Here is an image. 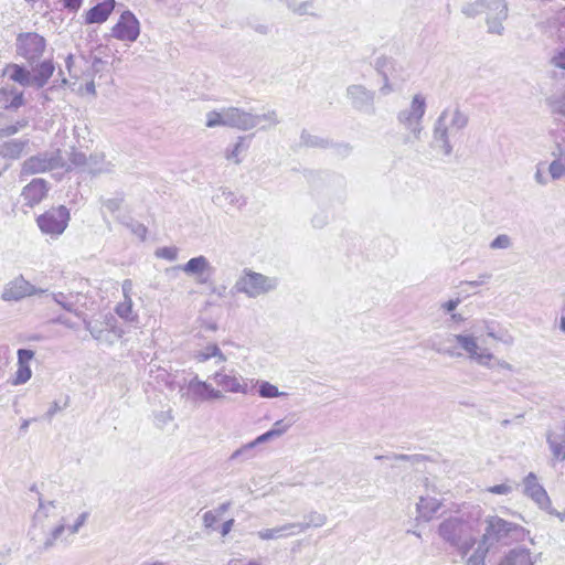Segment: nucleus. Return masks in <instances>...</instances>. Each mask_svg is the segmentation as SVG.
I'll use <instances>...</instances> for the list:
<instances>
[{
	"instance_id": "obj_1",
	"label": "nucleus",
	"mask_w": 565,
	"mask_h": 565,
	"mask_svg": "<svg viewBox=\"0 0 565 565\" xmlns=\"http://www.w3.org/2000/svg\"><path fill=\"white\" fill-rule=\"evenodd\" d=\"M468 124L469 116L458 105L445 108L434 124L431 147L449 157L452 141L462 136Z\"/></svg>"
},
{
	"instance_id": "obj_2",
	"label": "nucleus",
	"mask_w": 565,
	"mask_h": 565,
	"mask_svg": "<svg viewBox=\"0 0 565 565\" xmlns=\"http://www.w3.org/2000/svg\"><path fill=\"white\" fill-rule=\"evenodd\" d=\"M438 534L446 543L455 547L462 558L477 544L471 523L461 516L444 520L438 526Z\"/></svg>"
},
{
	"instance_id": "obj_3",
	"label": "nucleus",
	"mask_w": 565,
	"mask_h": 565,
	"mask_svg": "<svg viewBox=\"0 0 565 565\" xmlns=\"http://www.w3.org/2000/svg\"><path fill=\"white\" fill-rule=\"evenodd\" d=\"M486 527L480 541L490 548L497 544L509 545L523 541L529 533L523 526L509 522L498 515H490L484 521Z\"/></svg>"
},
{
	"instance_id": "obj_4",
	"label": "nucleus",
	"mask_w": 565,
	"mask_h": 565,
	"mask_svg": "<svg viewBox=\"0 0 565 565\" xmlns=\"http://www.w3.org/2000/svg\"><path fill=\"white\" fill-rule=\"evenodd\" d=\"M426 113V100L420 94L413 96L411 105L398 111L396 119L398 125L408 131L403 143H413L420 139L423 132V118Z\"/></svg>"
},
{
	"instance_id": "obj_5",
	"label": "nucleus",
	"mask_w": 565,
	"mask_h": 565,
	"mask_svg": "<svg viewBox=\"0 0 565 565\" xmlns=\"http://www.w3.org/2000/svg\"><path fill=\"white\" fill-rule=\"evenodd\" d=\"M278 286V279L256 273L249 268L242 270L236 279L233 289L238 294H244L248 298H257L275 290Z\"/></svg>"
},
{
	"instance_id": "obj_6",
	"label": "nucleus",
	"mask_w": 565,
	"mask_h": 565,
	"mask_svg": "<svg viewBox=\"0 0 565 565\" xmlns=\"http://www.w3.org/2000/svg\"><path fill=\"white\" fill-rule=\"evenodd\" d=\"M493 4L494 9L498 10V15L492 17L488 12L487 24L490 33L502 34L504 28L502 22L508 18V6L505 0H476L473 2L466 3L461 8V12L468 18H475L481 13H484L486 6Z\"/></svg>"
},
{
	"instance_id": "obj_7",
	"label": "nucleus",
	"mask_w": 565,
	"mask_h": 565,
	"mask_svg": "<svg viewBox=\"0 0 565 565\" xmlns=\"http://www.w3.org/2000/svg\"><path fill=\"white\" fill-rule=\"evenodd\" d=\"M65 167L60 149L40 152L23 161L20 175L28 177Z\"/></svg>"
},
{
	"instance_id": "obj_8",
	"label": "nucleus",
	"mask_w": 565,
	"mask_h": 565,
	"mask_svg": "<svg viewBox=\"0 0 565 565\" xmlns=\"http://www.w3.org/2000/svg\"><path fill=\"white\" fill-rule=\"evenodd\" d=\"M88 516L87 511L81 512L73 522L68 521V516H62L60 522L50 530L39 548L44 552L49 551L58 540L77 534L87 522Z\"/></svg>"
},
{
	"instance_id": "obj_9",
	"label": "nucleus",
	"mask_w": 565,
	"mask_h": 565,
	"mask_svg": "<svg viewBox=\"0 0 565 565\" xmlns=\"http://www.w3.org/2000/svg\"><path fill=\"white\" fill-rule=\"evenodd\" d=\"M15 46L17 54L32 64L43 55L46 41L34 32L21 33L17 38Z\"/></svg>"
},
{
	"instance_id": "obj_10",
	"label": "nucleus",
	"mask_w": 565,
	"mask_h": 565,
	"mask_svg": "<svg viewBox=\"0 0 565 565\" xmlns=\"http://www.w3.org/2000/svg\"><path fill=\"white\" fill-rule=\"evenodd\" d=\"M68 221L70 211L64 205L46 211L36 220L41 231L50 235H61L67 227Z\"/></svg>"
},
{
	"instance_id": "obj_11",
	"label": "nucleus",
	"mask_w": 565,
	"mask_h": 565,
	"mask_svg": "<svg viewBox=\"0 0 565 565\" xmlns=\"http://www.w3.org/2000/svg\"><path fill=\"white\" fill-rule=\"evenodd\" d=\"M140 34V23L136 15L129 11H124L117 23L111 28L110 35L119 41L135 42Z\"/></svg>"
},
{
	"instance_id": "obj_12",
	"label": "nucleus",
	"mask_w": 565,
	"mask_h": 565,
	"mask_svg": "<svg viewBox=\"0 0 565 565\" xmlns=\"http://www.w3.org/2000/svg\"><path fill=\"white\" fill-rule=\"evenodd\" d=\"M174 269L182 270L186 276L194 278L199 285L210 284L211 276L214 273L210 260L203 255L193 257L185 264L174 267Z\"/></svg>"
},
{
	"instance_id": "obj_13",
	"label": "nucleus",
	"mask_w": 565,
	"mask_h": 565,
	"mask_svg": "<svg viewBox=\"0 0 565 565\" xmlns=\"http://www.w3.org/2000/svg\"><path fill=\"white\" fill-rule=\"evenodd\" d=\"M45 291V289L36 288L22 275H19L4 286L1 298L4 301H20L26 297L43 294Z\"/></svg>"
},
{
	"instance_id": "obj_14",
	"label": "nucleus",
	"mask_w": 565,
	"mask_h": 565,
	"mask_svg": "<svg viewBox=\"0 0 565 565\" xmlns=\"http://www.w3.org/2000/svg\"><path fill=\"white\" fill-rule=\"evenodd\" d=\"M472 335L473 334H450L439 342H431L430 348L439 354L449 358H460L462 353L458 351L457 347L452 343L456 342L457 345L466 352Z\"/></svg>"
},
{
	"instance_id": "obj_15",
	"label": "nucleus",
	"mask_w": 565,
	"mask_h": 565,
	"mask_svg": "<svg viewBox=\"0 0 565 565\" xmlns=\"http://www.w3.org/2000/svg\"><path fill=\"white\" fill-rule=\"evenodd\" d=\"M523 493L530 498L539 509H548L551 498L544 487L539 482L534 472L527 473L523 479Z\"/></svg>"
},
{
	"instance_id": "obj_16",
	"label": "nucleus",
	"mask_w": 565,
	"mask_h": 565,
	"mask_svg": "<svg viewBox=\"0 0 565 565\" xmlns=\"http://www.w3.org/2000/svg\"><path fill=\"white\" fill-rule=\"evenodd\" d=\"M347 96L351 100L352 106L361 111H374L375 92L367 89L363 85H350L347 88Z\"/></svg>"
},
{
	"instance_id": "obj_17",
	"label": "nucleus",
	"mask_w": 565,
	"mask_h": 565,
	"mask_svg": "<svg viewBox=\"0 0 565 565\" xmlns=\"http://www.w3.org/2000/svg\"><path fill=\"white\" fill-rule=\"evenodd\" d=\"M546 443L554 462L565 461V423L546 431Z\"/></svg>"
},
{
	"instance_id": "obj_18",
	"label": "nucleus",
	"mask_w": 565,
	"mask_h": 565,
	"mask_svg": "<svg viewBox=\"0 0 565 565\" xmlns=\"http://www.w3.org/2000/svg\"><path fill=\"white\" fill-rule=\"evenodd\" d=\"M225 127L249 130L256 127V117L242 108L227 107L225 108Z\"/></svg>"
},
{
	"instance_id": "obj_19",
	"label": "nucleus",
	"mask_w": 565,
	"mask_h": 565,
	"mask_svg": "<svg viewBox=\"0 0 565 565\" xmlns=\"http://www.w3.org/2000/svg\"><path fill=\"white\" fill-rule=\"evenodd\" d=\"M49 189V183L44 179H33L22 190L21 196L24 204L30 207L38 205L47 195Z\"/></svg>"
},
{
	"instance_id": "obj_20",
	"label": "nucleus",
	"mask_w": 565,
	"mask_h": 565,
	"mask_svg": "<svg viewBox=\"0 0 565 565\" xmlns=\"http://www.w3.org/2000/svg\"><path fill=\"white\" fill-rule=\"evenodd\" d=\"M215 383L227 393H241L247 394L248 383L243 376H236L235 374H227L223 371H217L213 375Z\"/></svg>"
},
{
	"instance_id": "obj_21",
	"label": "nucleus",
	"mask_w": 565,
	"mask_h": 565,
	"mask_svg": "<svg viewBox=\"0 0 565 565\" xmlns=\"http://www.w3.org/2000/svg\"><path fill=\"white\" fill-rule=\"evenodd\" d=\"M114 8L115 0H97V3L86 12L85 22L87 24L104 23L107 21Z\"/></svg>"
},
{
	"instance_id": "obj_22",
	"label": "nucleus",
	"mask_w": 565,
	"mask_h": 565,
	"mask_svg": "<svg viewBox=\"0 0 565 565\" xmlns=\"http://www.w3.org/2000/svg\"><path fill=\"white\" fill-rule=\"evenodd\" d=\"M189 392L200 401L223 399L225 397L221 390H216L211 384L196 379L189 383Z\"/></svg>"
},
{
	"instance_id": "obj_23",
	"label": "nucleus",
	"mask_w": 565,
	"mask_h": 565,
	"mask_svg": "<svg viewBox=\"0 0 565 565\" xmlns=\"http://www.w3.org/2000/svg\"><path fill=\"white\" fill-rule=\"evenodd\" d=\"M377 71L381 73L382 77H390L393 82L404 83L408 77L399 63L387 57H382L377 61Z\"/></svg>"
},
{
	"instance_id": "obj_24",
	"label": "nucleus",
	"mask_w": 565,
	"mask_h": 565,
	"mask_svg": "<svg viewBox=\"0 0 565 565\" xmlns=\"http://www.w3.org/2000/svg\"><path fill=\"white\" fill-rule=\"evenodd\" d=\"M536 556L525 547L511 548L500 561L499 565H535Z\"/></svg>"
},
{
	"instance_id": "obj_25",
	"label": "nucleus",
	"mask_w": 565,
	"mask_h": 565,
	"mask_svg": "<svg viewBox=\"0 0 565 565\" xmlns=\"http://www.w3.org/2000/svg\"><path fill=\"white\" fill-rule=\"evenodd\" d=\"M212 201L220 207L232 206L241 209L246 204V201L243 196L225 186H221L217 190V192L213 195Z\"/></svg>"
},
{
	"instance_id": "obj_26",
	"label": "nucleus",
	"mask_w": 565,
	"mask_h": 565,
	"mask_svg": "<svg viewBox=\"0 0 565 565\" xmlns=\"http://www.w3.org/2000/svg\"><path fill=\"white\" fill-rule=\"evenodd\" d=\"M34 358V352L29 349L18 350V370L15 372L14 384H24L31 377L30 361Z\"/></svg>"
},
{
	"instance_id": "obj_27",
	"label": "nucleus",
	"mask_w": 565,
	"mask_h": 565,
	"mask_svg": "<svg viewBox=\"0 0 565 565\" xmlns=\"http://www.w3.org/2000/svg\"><path fill=\"white\" fill-rule=\"evenodd\" d=\"M297 527H301L300 525H295L294 522H288L282 525L273 527V529H263L257 532V536L263 541H270V540H279V539H286L289 536L297 535Z\"/></svg>"
},
{
	"instance_id": "obj_28",
	"label": "nucleus",
	"mask_w": 565,
	"mask_h": 565,
	"mask_svg": "<svg viewBox=\"0 0 565 565\" xmlns=\"http://www.w3.org/2000/svg\"><path fill=\"white\" fill-rule=\"evenodd\" d=\"M115 163L106 159L105 153L94 152L88 157L86 171L93 175L113 173Z\"/></svg>"
},
{
	"instance_id": "obj_29",
	"label": "nucleus",
	"mask_w": 565,
	"mask_h": 565,
	"mask_svg": "<svg viewBox=\"0 0 565 565\" xmlns=\"http://www.w3.org/2000/svg\"><path fill=\"white\" fill-rule=\"evenodd\" d=\"M477 340V337L472 335L466 353L470 360L476 361L479 365L491 367V361L495 360L494 355L487 348H481Z\"/></svg>"
},
{
	"instance_id": "obj_30",
	"label": "nucleus",
	"mask_w": 565,
	"mask_h": 565,
	"mask_svg": "<svg viewBox=\"0 0 565 565\" xmlns=\"http://www.w3.org/2000/svg\"><path fill=\"white\" fill-rule=\"evenodd\" d=\"M441 504L443 503L440 500H438L434 497H430L429 494L420 495L419 500L416 504L418 518L424 521H430L435 516V514L439 511V509L441 508Z\"/></svg>"
},
{
	"instance_id": "obj_31",
	"label": "nucleus",
	"mask_w": 565,
	"mask_h": 565,
	"mask_svg": "<svg viewBox=\"0 0 565 565\" xmlns=\"http://www.w3.org/2000/svg\"><path fill=\"white\" fill-rule=\"evenodd\" d=\"M553 160L550 162L547 171L552 181H558L565 177V157L562 150V143L557 142L551 152Z\"/></svg>"
},
{
	"instance_id": "obj_32",
	"label": "nucleus",
	"mask_w": 565,
	"mask_h": 565,
	"mask_svg": "<svg viewBox=\"0 0 565 565\" xmlns=\"http://www.w3.org/2000/svg\"><path fill=\"white\" fill-rule=\"evenodd\" d=\"M2 74L8 75L11 81L20 84L21 86H33L31 72L22 65L14 63L7 64Z\"/></svg>"
},
{
	"instance_id": "obj_33",
	"label": "nucleus",
	"mask_w": 565,
	"mask_h": 565,
	"mask_svg": "<svg viewBox=\"0 0 565 565\" xmlns=\"http://www.w3.org/2000/svg\"><path fill=\"white\" fill-rule=\"evenodd\" d=\"M39 507L33 515V524L36 525H44V522L47 518L53 515L56 510V501L54 500H44L42 494H39L38 498Z\"/></svg>"
},
{
	"instance_id": "obj_34",
	"label": "nucleus",
	"mask_w": 565,
	"mask_h": 565,
	"mask_svg": "<svg viewBox=\"0 0 565 565\" xmlns=\"http://www.w3.org/2000/svg\"><path fill=\"white\" fill-rule=\"evenodd\" d=\"M54 64L51 60L43 61L40 63L34 70L32 74L33 86L36 88H42L46 85L49 79L54 73Z\"/></svg>"
},
{
	"instance_id": "obj_35",
	"label": "nucleus",
	"mask_w": 565,
	"mask_h": 565,
	"mask_svg": "<svg viewBox=\"0 0 565 565\" xmlns=\"http://www.w3.org/2000/svg\"><path fill=\"white\" fill-rule=\"evenodd\" d=\"M328 521V518L324 513H320L318 511H310L308 514L305 515L303 522H294L295 525H300L302 527H297V532L302 533L306 532L309 527H321L323 526Z\"/></svg>"
},
{
	"instance_id": "obj_36",
	"label": "nucleus",
	"mask_w": 565,
	"mask_h": 565,
	"mask_svg": "<svg viewBox=\"0 0 565 565\" xmlns=\"http://www.w3.org/2000/svg\"><path fill=\"white\" fill-rule=\"evenodd\" d=\"M211 358L216 359L215 363L217 364H222L226 361V356L216 344H209L194 354V359L200 363H204Z\"/></svg>"
},
{
	"instance_id": "obj_37",
	"label": "nucleus",
	"mask_w": 565,
	"mask_h": 565,
	"mask_svg": "<svg viewBox=\"0 0 565 565\" xmlns=\"http://www.w3.org/2000/svg\"><path fill=\"white\" fill-rule=\"evenodd\" d=\"M28 143H29V139L10 140L2 146V154L6 158L18 159L22 154V152Z\"/></svg>"
},
{
	"instance_id": "obj_38",
	"label": "nucleus",
	"mask_w": 565,
	"mask_h": 565,
	"mask_svg": "<svg viewBox=\"0 0 565 565\" xmlns=\"http://www.w3.org/2000/svg\"><path fill=\"white\" fill-rule=\"evenodd\" d=\"M87 164L88 158L86 157V154L82 151L76 150L73 147L68 153V161H65L64 168L66 170L79 168L86 171Z\"/></svg>"
},
{
	"instance_id": "obj_39",
	"label": "nucleus",
	"mask_w": 565,
	"mask_h": 565,
	"mask_svg": "<svg viewBox=\"0 0 565 565\" xmlns=\"http://www.w3.org/2000/svg\"><path fill=\"white\" fill-rule=\"evenodd\" d=\"M52 298L64 310H66L68 312H73L77 317H82L83 316V313L77 311L76 308H75L76 303H75V301H73L75 296L73 294L65 295L64 292H55V294H52Z\"/></svg>"
},
{
	"instance_id": "obj_40",
	"label": "nucleus",
	"mask_w": 565,
	"mask_h": 565,
	"mask_svg": "<svg viewBox=\"0 0 565 565\" xmlns=\"http://www.w3.org/2000/svg\"><path fill=\"white\" fill-rule=\"evenodd\" d=\"M490 547L479 541L472 554L467 557L466 565H486V557Z\"/></svg>"
},
{
	"instance_id": "obj_41",
	"label": "nucleus",
	"mask_w": 565,
	"mask_h": 565,
	"mask_svg": "<svg viewBox=\"0 0 565 565\" xmlns=\"http://www.w3.org/2000/svg\"><path fill=\"white\" fill-rule=\"evenodd\" d=\"M546 105L554 115L565 117V89L546 98Z\"/></svg>"
},
{
	"instance_id": "obj_42",
	"label": "nucleus",
	"mask_w": 565,
	"mask_h": 565,
	"mask_svg": "<svg viewBox=\"0 0 565 565\" xmlns=\"http://www.w3.org/2000/svg\"><path fill=\"white\" fill-rule=\"evenodd\" d=\"M256 385H258V394L263 398H273L287 395V393L280 392L277 386L267 381H256Z\"/></svg>"
},
{
	"instance_id": "obj_43",
	"label": "nucleus",
	"mask_w": 565,
	"mask_h": 565,
	"mask_svg": "<svg viewBox=\"0 0 565 565\" xmlns=\"http://www.w3.org/2000/svg\"><path fill=\"white\" fill-rule=\"evenodd\" d=\"M254 117H256V127L259 126L263 130L270 129L279 124V119L275 110H269L263 115H254Z\"/></svg>"
},
{
	"instance_id": "obj_44",
	"label": "nucleus",
	"mask_w": 565,
	"mask_h": 565,
	"mask_svg": "<svg viewBox=\"0 0 565 565\" xmlns=\"http://www.w3.org/2000/svg\"><path fill=\"white\" fill-rule=\"evenodd\" d=\"M116 313L125 319L126 321L134 322L137 320V313L132 310V300L124 299L122 302L118 303L116 307Z\"/></svg>"
},
{
	"instance_id": "obj_45",
	"label": "nucleus",
	"mask_w": 565,
	"mask_h": 565,
	"mask_svg": "<svg viewBox=\"0 0 565 565\" xmlns=\"http://www.w3.org/2000/svg\"><path fill=\"white\" fill-rule=\"evenodd\" d=\"M301 143L312 148H328L330 142L319 136H313L310 132L303 130L300 136Z\"/></svg>"
},
{
	"instance_id": "obj_46",
	"label": "nucleus",
	"mask_w": 565,
	"mask_h": 565,
	"mask_svg": "<svg viewBox=\"0 0 565 565\" xmlns=\"http://www.w3.org/2000/svg\"><path fill=\"white\" fill-rule=\"evenodd\" d=\"M205 126L207 128H215L220 126L225 127V108L221 110H211L206 114V122Z\"/></svg>"
},
{
	"instance_id": "obj_47",
	"label": "nucleus",
	"mask_w": 565,
	"mask_h": 565,
	"mask_svg": "<svg viewBox=\"0 0 565 565\" xmlns=\"http://www.w3.org/2000/svg\"><path fill=\"white\" fill-rule=\"evenodd\" d=\"M255 456V452H254V447H253V444L250 443H247L245 445H243L241 448H238L237 450H235L232 455H231V460H248V459H252L254 458Z\"/></svg>"
},
{
	"instance_id": "obj_48",
	"label": "nucleus",
	"mask_w": 565,
	"mask_h": 565,
	"mask_svg": "<svg viewBox=\"0 0 565 565\" xmlns=\"http://www.w3.org/2000/svg\"><path fill=\"white\" fill-rule=\"evenodd\" d=\"M24 105L23 92L18 90L15 87H10L9 102L6 104V109H18Z\"/></svg>"
},
{
	"instance_id": "obj_49",
	"label": "nucleus",
	"mask_w": 565,
	"mask_h": 565,
	"mask_svg": "<svg viewBox=\"0 0 565 565\" xmlns=\"http://www.w3.org/2000/svg\"><path fill=\"white\" fill-rule=\"evenodd\" d=\"M481 326L478 328V330L482 331L484 330L488 334V337L490 338H493L495 340H500L507 344H510L512 343V338L511 337H508L507 339H504L501 334H498L492 326V322H488L486 320L481 321L480 323Z\"/></svg>"
},
{
	"instance_id": "obj_50",
	"label": "nucleus",
	"mask_w": 565,
	"mask_h": 565,
	"mask_svg": "<svg viewBox=\"0 0 565 565\" xmlns=\"http://www.w3.org/2000/svg\"><path fill=\"white\" fill-rule=\"evenodd\" d=\"M102 206L105 207L109 213L114 214L121 207V204L124 202L122 196H116L111 199H104L100 198Z\"/></svg>"
},
{
	"instance_id": "obj_51",
	"label": "nucleus",
	"mask_w": 565,
	"mask_h": 565,
	"mask_svg": "<svg viewBox=\"0 0 565 565\" xmlns=\"http://www.w3.org/2000/svg\"><path fill=\"white\" fill-rule=\"evenodd\" d=\"M244 146V137H239L233 148L226 151L225 157L227 160L234 161L236 164L241 163L239 153Z\"/></svg>"
},
{
	"instance_id": "obj_52",
	"label": "nucleus",
	"mask_w": 565,
	"mask_h": 565,
	"mask_svg": "<svg viewBox=\"0 0 565 565\" xmlns=\"http://www.w3.org/2000/svg\"><path fill=\"white\" fill-rule=\"evenodd\" d=\"M179 249L175 246L161 247L154 252L158 258H163L173 262L178 258Z\"/></svg>"
},
{
	"instance_id": "obj_53",
	"label": "nucleus",
	"mask_w": 565,
	"mask_h": 565,
	"mask_svg": "<svg viewBox=\"0 0 565 565\" xmlns=\"http://www.w3.org/2000/svg\"><path fill=\"white\" fill-rule=\"evenodd\" d=\"M512 246V239L507 234L498 235L491 243V249H508Z\"/></svg>"
},
{
	"instance_id": "obj_54",
	"label": "nucleus",
	"mask_w": 565,
	"mask_h": 565,
	"mask_svg": "<svg viewBox=\"0 0 565 565\" xmlns=\"http://www.w3.org/2000/svg\"><path fill=\"white\" fill-rule=\"evenodd\" d=\"M292 425V422H286V419H279L274 423L273 428L269 429L273 437L277 438L282 436Z\"/></svg>"
},
{
	"instance_id": "obj_55",
	"label": "nucleus",
	"mask_w": 565,
	"mask_h": 565,
	"mask_svg": "<svg viewBox=\"0 0 565 565\" xmlns=\"http://www.w3.org/2000/svg\"><path fill=\"white\" fill-rule=\"evenodd\" d=\"M83 320H84L85 329L87 331H89L90 335L94 339H96L98 341L104 340L105 329H103L102 326L93 324L90 321H87L85 318Z\"/></svg>"
},
{
	"instance_id": "obj_56",
	"label": "nucleus",
	"mask_w": 565,
	"mask_h": 565,
	"mask_svg": "<svg viewBox=\"0 0 565 565\" xmlns=\"http://www.w3.org/2000/svg\"><path fill=\"white\" fill-rule=\"evenodd\" d=\"M544 164L545 163L541 161L535 166L534 180L541 186H545L548 183V178L544 172Z\"/></svg>"
},
{
	"instance_id": "obj_57",
	"label": "nucleus",
	"mask_w": 565,
	"mask_h": 565,
	"mask_svg": "<svg viewBox=\"0 0 565 565\" xmlns=\"http://www.w3.org/2000/svg\"><path fill=\"white\" fill-rule=\"evenodd\" d=\"M172 419L171 411H160L154 414V424L159 428H163Z\"/></svg>"
},
{
	"instance_id": "obj_58",
	"label": "nucleus",
	"mask_w": 565,
	"mask_h": 565,
	"mask_svg": "<svg viewBox=\"0 0 565 565\" xmlns=\"http://www.w3.org/2000/svg\"><path fill=\"white\" fill-rule=\"evenodd\" d=\"M551 64L565 71V46L557 50L551 58Z\"/></svg>"
},
{
	"instance_id": "obj_59",
	"label": "nucleus",
	"mask_w": 565,
	"mask_h": 565,
	"mask_svg": "<svg viewBox=\"0 0 565 565\" xmlns=\"http://www.w3.org/2000/svg\"><path fill=\"white\" fill-rule=\"evenodd\" d=\"M383 85L380 88L382 95H388L392 92L396 90L398 86L402 84L399 82H393L390 77H383Z\"/></svg>"
},
{
	"instance_id": "obj_60",
	"label": "nucleus",
	"mask_w": 565,
	"mask_h": 565,
	"mask_svg": "<svg viewBox=\"0 0 565 565\" xmlns=\"http://www.w3.org/2000/svg\"><path fill=\"white\" fill-rule=\"evenodd\" d=\"M512 490H513V488L507 483L497 484V486L487 488L488 492L493 493V494H501V495H507V494L511 493Z\"/></svg>"
},
{
	"instance_id": "obj_61",
	"label": "nucleus",
	"mask_w": 565,
	"mask_h": 565,
	"mask_svg": "<svg viewBox=\"0 0 565 565\" xmlns=\"http://www.w3.org/2000/svg\"><path fill=\"white\" fill-rule=\"evenodd\" d=\"M127 226L130 228V231L138 236L140 239H145L147 235V227L138 222L127 224Z\"/></svg>"
},
{
	"instance_id": "obj_62",
	"label": "nucleus",
	"mask_w": 565,
	"mask_h": 565,
	"mask_svg": "<svg viewBox=\"0 0 565 565\" xmlns=\"http://www.w3.org/2000/svg\"><path fill=\"white\" fill-rule=\"evenodd\" d=\"M218 515L214 511H206L203 514V524L205 527L211 529L218 521Z\"/></svg>"
},
{
	"instance_id": "obj_63",
	"label": "nucleus",
	"mask_w": 565,
	"mask_h": 565,
	"mask_svg": "<svg viewBox=\"0 0 565 565\" xmlns=\"http://www.w3.org/2000/svg\"><path fill=\"white\" fill-rule=\"evenodd\" d=\"M24 126H25V124H19V122L15 125L6 126L0 129V136H2V137L12 136V135L17 134L20 130V128H22Z\"/></svg>"
},
{
	"instance_id": "obj_64",
	"label": "nucleus",
	"mask_w": 565,
	"mask_h": 565,
	"mask_svg": "<svg viewBox=\"0 0 565 565\" xmlns=\"http://www.w3.org/2000/svg\"><path fill=\"white\" fill-rule=\"evenodd\" d=\"M62 2L65 9L75 12L81 8L83 0H62Z\"/></svg>"
}]
</instances>
